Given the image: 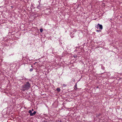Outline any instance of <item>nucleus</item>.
I'll use <instances>...</instances> for the list:
<instances>
[{"instance_id":"f257e3e1","label":"nucleus","mask_w":122,"mask_h":122,"mask_svg":"<svg viewBox=\"0 0 122 122\" xmlns=\"http://www.w3.org/2000/svg\"><path fill=\"white\" fill-rule=\"evenodd\" d=\"M30 84L27 81L24 85L22 86L21 87L23 91L26 90H28L29 89L30 87Z\"/></svg>"},{"instance_id":"f03ea898","label":"nucleus","mask_w":122,"mask_h":122,"mask_svg":"<svg viewBox=\"0 0 122 122\" xmlns=\"http://www.w3.org/2000/svg\"><path fill=\"white\" fill-rule=\"evenodd\" d=\"M98 25H99V29H100L101 30H102L103 29V26L102 25L99 24H98Z\"/></svg>"},{"instance_id":"7ed1b4c3","label":"nucleus","mask_w":122,"mask_h":122,"mask_svg":"<svg viewBox=\"0 0 122 122\" xmlns=\"http://www.w3.org/2000/svg\"><path fill=\"white\" fill-rule=\"evenodd\" d=\"M36 113V111H34L33 113H32L31 114H30V115L31 116H33Z\"/></svg>"},{"instance_id":"20e7f679","label":"nucleus","mask_w":122,"mask_h":122,"mask_svg":"<svg viewBox=\"0 0 122 122\" xmlns=\"http://www.w3.org/2000/svg\"><path fill=\"white\" fill-rule=\"evenodd\" d=\"M77 85L76 84L75 86L74 89H75V90H76L77 88Z\"/></svg>"},{"instance_id":"39448f33","label":"nucleus","mask_w":122,"mask_h":122,"mask_svg":"<svg viewBox=\"0 0 122 122\" xmlns=\"http://www.w3.org/2000/svg\"><path fill=\"white\" fill-rule=\"evenodd\" d=\"M95 27L96 28H97V29H98L99 27V25H98V24L97 25H96L95 26Z\"/></svg>"},{"instance_id":"423d86ee","label":"nucleus","mask_w":122,"mask_h":122,"mask_svg":"<svg viewBox=\"0 0 122 122\" xmlns=\"http://www.w3.org/2000/svg\"><path fill=\"white\" fill-rule=\"evenodd\" d=\"M56 90L58 92H59L60 91V89L59 88H57L56 89Z\"/></svg>"},{"instance_id":"0eeeda50","label":"nucleus","mask_w":122,"mask_h":122,"mask_svg":"<svg viewBox=\"0 0 122 122\" xmlns=\"http://www.w3.org/2000/svg\"><path fill=\"white\" fill-rule=\"evenodd\" d=\"M40 32H42L43 31V29L42 28H41L40 29Z\"/></svg>"},{"instance_id":"6e6552de","label":"nucleus","mask_w":122,"mask_h":122,"mask_svg":"<svg viewBox=\"0 0 122 122\" xmlns=\"http://www.w3.org/2000/svg\"><path fill=\"white\" fill-rule=\"evenodd\" d=\"M28 112L30 114H31L32 113L31 111V110H30Z\"/></svg>"},{"instance_id":"1a4fd4ad","label":"nucleus","mask_w":122,"mask_h":122,"mask_svg":"<svg viewBox=\"0 0 122 122\" xmlns=\"http://www.w3.org/2000/svg\"><path fill=\"white\" fill-rule=\"evenodd\" d=\"M97 31L98 32H100L101 31V30H97L96 31Z\"/></svg>"},{"instance_id":"9d476101","label":"nucleus","mask_w":122,"mask_h":122,"mask_svg":"<svg viewBox=\"0 0 122 122\" xmlns=\"http://www.w3.org/2000/svg\"><path fill=\"white\" fill-rule=\"evenodd\" d=\"M33 69L32 68H31L30 69V71H33Z\"/></svg>"},{"instance_id":"9b49d317","label":"nucleus","mask_w":122,"mask_h":122,"mask_svg":"<svg viewBox=\"0 0 122 122\" xmlns=\"http://www.w3.org/2000/svg\"><path fill=\"white\" fill-rule=\"evenodd\" d=\"M62 85H63V86L65 87L66 85L65 84H63Z\"/></svg>"},{"instance_id":"f8f14e48","label":"nucleus","mask_w":122,"mask_h":122,"mask_svg":"<svg viewBox=\"0 0 122 122\" xmlns=\"http://www.w3.org/2000/svg\"><path fill=\"white\" fill-rule=\"evenodd\" d=\"M37 8L38 9H40V6H38L37 7Z\"/></svg>"},{"instance_id":"ddd939ff","label":"nucleus","mask_w":122,"mask_h":122,"mask_svg":"<svg viewBox=\"0 0 122 122\" xmlns=\"http://www.w3.org/2000/svg\"><path fill=\"white\" fill-rule=\"evenodd\" d=\"M31 110H32V111H33V109H32Z\"/></svg>"},{"instance_id":"4468645a","label":"nucleus","mask_w":122,"mask_h":122,"mask_svg":"<svg viewBox=\"0 0 122 122\" xmlns=\"http://www.w3.org/2000/svg\"><path fill=\"white\" fill-rule=\"evenodd\" d=\"M36 62L34 63V65H35V64H36Z\"/></svg>"},{"instance_id":"2eb2a0df","label":"nucleus","mask_w":122,"mask_h":122,"mask_svg":"<svg viewBox=\"0 0 122 122\" xmlns=\"http://www.w3.org/2000/svg\"><path fill=\"white\" fill-rule=\"evenodd\" d=\"M97 88H98V87H97Z\"/></svg>"}]
</instances>
